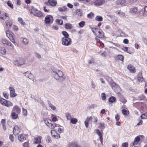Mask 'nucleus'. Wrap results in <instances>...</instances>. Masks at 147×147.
Segmentation results:
<instances>
[{
	"label": "nucleus",
	"instance_id": "f257e3e1",
	"mask_svg": "<svg viewBox=\"0 0 147 147\" xmlns=\"http://www.w3.org/2000/svg\"><path fill=\"white\" fill-rule=\"evenodd\" d=\"M53 77L59 82H63L65 79L63 72L58 69L53 70L52 72Z\"/></svg>",
	"mask_w": 147,
	"mask_h": 147
},
{
	"label": "nucleus",
	"instance_id": "f03ea898",
	"mask_svg": "<svg viewBox=\"0 0 147 147\" xmlns=\"http://www.w3.org/2000/svg\"><path fill=\"white\" fill-rule=\"evenodd\" d=\"M109 79L111 80V81H109L108 82L109 84L111 86L112 89L117 93L119 92L120 90V87L113 80H111V78L109 77Z\"/></svg>",
	"mask_w": 147,
	"mask_h": 147
},
{
	"label": "nucleus",
	"instance_id": "7ed1b4c3",
	"mask_svg": "<svg viewBox=\"0 0 147 147\" xmlns=\"http://www.w3.org/2000/svg\"><path fill=\"white\" fill-rule=\"evenodd\" d=\"M30 11L34 16L38 17H41L43 15L42 13L40 11L33 7L30 10Z\"/></svg>",
	"mask_w": 147,
	"mask_h": 147
},
{
	"label": "nucleus",
	"instance_id": "20e7f679",
	"mask_svg": "<svg viewBox=\"0 0 147 147\" xmlns=\"http://www.w3.org/2000/svg\"><path fill=\"white\" fill-rule=\"evenodd\" d=\"M62 40V44L64 45L68 46L71 44V40L69 38H63Z\"/></svg>",
	"mask_w": 147,
	"mask_h": 147
},
{
	"label": "nucleus",
	"instance_id": "39448f33",
	"mask_svg": "<svg viewBox=\"0 0 147 147\" xmlns=\"http://www.w3.org/2000/svg\"><path fill=\"white\" fill-rule=\"evenodd\" d=\"M53 21V16L51 15H48L45 17V21L46 24L52 23Z\"/></svg>",
	"mask_w": 147,
	"mask_h": 147
},
{
	"label": "nucleus",
	"instance_id": "423d86ee",
	"mask_svg": "<svg viewBox=\"0 0 147 147\" xmlns=\"http://www.w3.org/2000/svg\"><path fill=\"white\" fill-rule=\"evenodd\" d=\"M6 34L7 36L9 38L10 40L13 43L15 41L13 36V34L9 30L6 31Z\"/></svg>",
	"mask_w": 147,
	"mask_h": 147
},
{
	"label": "nucleus",
	"instance_id": "0eeeda50",
	"mask_svg": "<svg viewBox=\"0 0 147 147\" xmlns=\"http://www.w3.org/2000/svg\"><path fill=\"white\" fill-rule=\"evenodd\" d=\"M130 12L133 14H136L137 15L140 14V11H139L137 8L135 7L131 8L130 9Z\"/></svg>",
	"mask_w": 147,
	"mask_h": 147
},
{
	"label": "nucleus",
	"instance_id": "6e6552de",
	"mask_svg": "<svg viewBox=\"0 0 147 147\" xmlns=\"http://www.w3.org/2000/svg\"><path fill=\"white\" fill-rule=\"evenodd\" d=\"M1 41L2 43L3 44H5L7 46H10L12 48L13 47V45L8 40L5 39H2L1 40Z\"/></svg>",
	"mask_w": 147,
	"mask_h": 147
},
{
	"label": "nucleus",
	"instance_id": "1a4fd4ad",
	"mask_svg": "<svg viewBox=\"0 0 147 147\" xmlns=\"http://www.w3.org/2000/svg\"><path fill=\"white\" fill-rule=\"evenodd\" d=\"M57 3V1L55 0H48L47 4V5L55 6L56 5Z\"/></svg>",
	"mask_w": 147,
	"mask_h": 147
},
{
	"label": "nucleus",
	"instance_id": "9d476101",
	"mask_svg": "<svg viewBox=\"0 0 147 147\" xmlns=\"http://www.w3.org/2000/svg\"><path fill=\"white\" fill-rule=\"evenodd\" d=\"M24 63V61L22 59H20L19 60H17L14 62L15 65L17 66H19L23 65Z\"/></svg>",
	"mask_w": 147,
	"mask_h": 147
},
{
	"label": "nucleus",
	"instance_id": "9b49d317",
	"mask_svg": "<svg viewBox=\"0 0 147 147\" xmlns=\"http://www.w3.org/2000/svg\"><path fill=\"white\" fill-rule=\"evenodd\" d=\"M9 89L10 91V96L11 97H15L17 95V94L15 92V89L13 87H9Z\"/></svg>",
	"mask_w": 147,
	"mask_h": 147
},
{
	"label": "nucleus",
	"instance_id": "f8f14e48",
	"mask_svg": "<svg viewBox=\"0 0 147 147\" xmlns=\"http://www.w3.org/2000/svg\"><path fill=\"white\" fill-rule=\"evenodd\" d=\"M51 133L52 136L56 139L59 138H60L59 135L54 130H51Z\"/></svg>",
	"mask_w": 147,
	"mask_h": 147
},
{
	"label": "nucleus",
	"instance_id": "ddd939ff",
	"mask_svg": "<svg viewBox=\"0 0 147 147\" xmlns=\"http://www.w3.org/2000/svg\"><path fill=\"white\" fill-rule=\"evenodd\" d=\"M24 75L30 79H33V76L30 71H28L24 73Z\"/></svg>",
	"mask_w": 147,
	"mask_h": 147
},
{
	"label": "nucleus",
	"instance_id": "4468645a",
	"mask_svg": "<svg viewBox=\"0 0 147 147\" xmlns=\"http://www.w3.org/2000/svg\"><path fill=\"white\" fill-rule=\"evenodd\" d=\"M20 131L19 127L17 125L15 126L13 129V133L14 135L18 134Z\"/></svg>",
	"mask_w": 147,
	"mask_h": 147
},
{
	"label": "nucleus",
	"instance_id": "2eb2a0df",
	"mask_svg": "<svg viewBox=\"0 0 147 147\" xmlns=\"http://www.w3.org/2000/svg\"><path fill=\"white\" fill-rule=\"evenodd\" d=\"M59 125H57L53 121H51L50 123L47 125L51 129H54L56 127H59Z\"/></svg>",
	"mask_w": 147,
	"mask_h": 147
},
{
	"label": "nucleus",
	"instance_id": "dca6fc26",
	"mask_svg": "<svg viewBox=\"0 0 147 147\" xmlns=\"http://www.w3.org/2000/svg\"><path fill=\"white\" fill-rule=\"evenodd\" d=\"M26 136L24 134H22L18 136V138L20 141L23 142L26 140Z\"/></svg>",
	"mask_w": 147,
	"mask_h": 147
},
{
	"label": "nucleus",
	"instance_id": "f3484780",
	"mask_svg": "<svg viewBox=\"0 0 147 147\" xmlns=\"http://www.w3.org/2000/svg\"><path fill=\"white\" fill-rule=\"evenodd\" d=\"M105 2L104 0H96L94 2V5H96L99 6L103 4Z\"/></svg>",
	"mask_w": 147,
	"mask_h": 147
},
{
	"label": "nucleus",
	"instance_id": "a211bd4d",
	"mask_svg": "<svg viewBox=\"0 0 147 147\" xmlns=\"http://www.w3.org/2000/svg\"><path fill=\"white\" fill-rule=\"evenodd\" d=\"M98 34H97L96 36L100 38H102L104 37V33L102 30H100L98 31Z\"/></svg>",
	"mask_w": 147,
	"mask_h": 147
},
{
	"label": "nucleus",
	"instance_id": "6ab92c4d",
	"mask_svg": "<svg viewBox=\"0 0 147 147\" xmlns=\"http://www.w3.org/2000/svg\"><path fill=\"white\" fill-rule=\"evenodd\" d=\"M41 136H38L35 138L34 139V142L35 144H39L41 142Z\"/></svg>",
	"mask_w": 147,
	"mask_h": 147
},
{
	"label": "nucleus",
	"instance_id": "aec40b11",
	"mask_svg": "<svg viewBox=\"0 0 147 147\" xmlns=\"http://www.w3.org/2000/svg\"><path fill=\"white\" fill-rule=\"evenodd\" d=\"M127 68L130 70L131 73H134L135 72L134 67L131 65H129L128 66Z\"/></svg>",
	"mask_w": 147,
	"mask_h": 147
},
{
	"label": "nucleus",
	"instance_id": "412c9836",
	"mask_svg": "<svg viewBox=\"0 0 147 147\" xmlns=\"http://www.w3.org/2000/svg\"><path fill=\"white\" fill-rule=\"evenodd\" d=\"M13 111L14 112L19 113L20 112V109L18 106H16L13 107Z\"/></svg>",
	"mask_w": 147,
	"mask_h": 147
},
{
	"label": "nucleus",
	"instance_id": "4be33fe9",
	"mask_svg": "<svg viewBox=\"0 0 147 147\" xmlns=\"http://www.w3.org/2000/svg\"><path fill=\"white\" fill-rule=\"evenodd\" d=\"M140 140V138L139 136H137L135 138L134 142L132 143H134L136 145H138Z\"/></svg>",
	"mask_w": 147,
	"mask_h": 147
},
{
	"label": "nucleus",
	"instance_id": "5701e85b",
	"mask_svg": "<svg viewBox=\"0 0 147 147\" xmlns=\"http://www.w3.org/2000/svg\"><path fill=\"white\" fill-rule=\"evenodd\" d=\"M0 53L3 55H5L6 53V51L4 47H0Z\"/></svg>",
	"mask_w": 147,
	"mask_h": 147
},
{
	"label": "nucleus",
	"instance_id": "b1692460",
	"mask_svg": "<svg viewBox=\"0 0 147 147\" xmlns=\"http://www.w3.org/2000/svg\"><path fill=\"white\" fill-rule=\"evenodd\" d=\"M48 103L49 106L53 110H55L56 109V107L53 105L49 101H48Z\"/></svg>",
	"mask_w": 147,
	"mask_h": 147
},
{
	"label": "nucleus",
	"instance_id": "393cba45",
	"mask_svg": "<svg viewBox=\"0 0 147 147\" xmlns=\"http://www.w3.org/2000/svg\"><path fill=\"white\" fill-rule=\"evenodd\" d=\"M117 59H119L120 61H123L124 59V57L121 55H119L117 57Z\"/></svg>",
	"mask_w": 147,
	"mask_h": 147
},
{
	"label": "nucleus",
	"instance_id": "a878e982",
	"mask_svg": "<svg viewBox=\"0 0 147 147\" xmlns=\"http://www.w3.org/2000/svg\"><path fill=\"white\" fill-rule=\"evenodd\" d=\"M69 147H78V146H77L76 144L74 142H70L68 144Z\"/></svg>",
	"mask_w": 147,
	"mask_h": 147
},
{
	"label": "nucleus",
	"instance_id": "bb28decb",
	"mask_svg": "<svg viewBox=\"0 0 147 147\" xmlns=\"http://www.w3.org/2000/svg\"><path fill=\"white\" fill-rule=\"evenodd\" d=\"M73 26L71 24L69 23H66L65 24V28L67 29H70Z\"/></svg>",
	"mask_w": 147,
	"mask_h": 147
},
{
	"label": "nucleus",
	"instance_id": "cd10ccee",
	"mask_svg": "<svg viewBox=\"0 0 147 147\" xmlns=\"http://www.w3.org/2000/svg\"><path fill=\"white\" fill-rule=\"evenodd\" d=\"M56 22L58 24L62 25L63 24V21L62 20L57 19L55 20Z\"/></svg>",
	"mask_w": 147,
	"mask_h": 147
},
{
	"label": "nucleus",
	"instance_id": "c85d7f7f",
	"mask_svg": "<svg viewBox=\"0 0 147 147\" xmlns=\"http://www.w3.org/2000/svg\"><path fill=\"white\" fill-rule=\"evenodd\" d=\"M77 121V119L74 118H72L70 120V122L72 124H75Z\"/></svg>",
	"mask_w": 147,
	"mask_h": 147
},
{
	"label": "nucleus",
	"instance_id": "c756f323",
	"mask_svg": "<svg viewBox=\"0 0 147 147\" xmlns=\"http://www.w3.org/2000/svg\"><path fill=\"white\" fill-rule=\"evenodd\" d=\"M5 23L7 26L9 27H10L12 24V22L10 20H7Z\"/></svg>",
	"mask_w": 147,
	"mask_h": 147
},
{
	"label": "nucleus",
	"instance_id": "7c9ffc66",
	"mask_svg": "<svg viewBox=\"0 0 147 147\" xmlns=\"http://www.w3.org/2000/svg\"><path fill=\"white\" fill-rule=\"evenodd\" d=\"M8 16L7 15V14L6 13H3L2 15H1L0 16V18L2 20H5V18L6 17H8Z\"/></svg>",
	"mask_w": 147,
	"mask_h": 147
},
{
	"label": "nucleus",
	"instance_id": "2f4dec72",
	"mask_svg": "<svg viewBox=\"0 0 147 147\" xmlns=\"http://www.w3.org/2000/svg\"><path fill=\"white\" fill-rule=\"evenodd\" d=\"M116 100V98L114 96H111L109 98V101L111 102H114Z\"/></svg>",
	"mask_w": 147,
	"mask_h": 147
},
{
	"label": "nucleus",
	"instance_id": "473e14b6",
	"mask_svg": "<svg viewBox=\"0 0 147 147\" xmlns=\"http://www.w3.org/2000/svg\"><path fill=\"white\" fill-rule=\"evenodd\" d=\"M11 117L13 119H16L18 117V115L15 112H13L11 115Z\"/></svg>",
	"mask_w": 147,
	"mask_h": 147
},
{
	"label": "nucleus",
	"instance_id": "72a5a7b5",
	"mask_svg": "<svg viewBox=\"0 0 147 147\" xmlns=\"http://www.w3.org/2000/svg\"><path fill=\"white\" fill-rule=\"evenodd\" d=\"M142 119H147V112L141 116Z\"/></svg>",
	"mask_w": 147,
	"mask_h": 147
},
{
	"label": "nucleus",
	"instance_id": "f704fd0d",
	"mask_svg": "<svg viewBox=\"0 0 147 147\" xmlns=\"http://www.w3.org/2000/svg\"><path fill=\"white\" fill-rule=\"evenodd\" d=\"M95 19L98 21H101L102 20V18L101 16H97L95 18Z\"/></svg>",
	"mask_w": 147,
	"mask_h": 147
},
{
	"label": "nucleus",
	"instance_id": "c9c22d12",
	"mask_svg": "<svg viewBox=\"0 0 147 147\" xmlns=\"http://www.w3.org/2000/svg\"><path fill=\"white\" fill-rule=\"evenodd\" d=\"M62 33L65 36L64 38H69L68 37L69 36V34L68 33L65 31H63L62 32Z\"/></svg>",
	"mask_w": 147,
	"mask_h": 147
},
{
	"label": "nucleus",
	"instance_id": "e433bc0d",
	"mask_svg": "<svg viewBox=\"0 0 147 147\" xmlns=\"http://www.w3.org/2000/svg\"><path fill=\"white\" fill-rule=\"evenodd\" d=\"M18 21L21 24L24 25L25 24V23L23 22L22 18H18Z\"/></svg>",
	"mask_w": 147,
	"mask_h": 147
},
{
	"label": "nucleus",
	"instance_id": "4c0bfd02",
	"mask_svg": "<svg viewBox=\"0 0 147 147\" xmlns=\"http://www.w3.org/2000/svg\"><path fill=\"white\" fill-rule=\"evenodd\" d=\"M122 113L124 115H128L129 113L128 111H127V110L125 109H123L122 111Z\"/></svg>",
	"mask_w": 147,
	"mask_h": 147
},
{
	"label": "nucleus",
	"instance_id": "58836bf2",
	"mask_svg": "<svg viewBox=\"0 0 147 147\" xmlns=\"http://www.w3.org/2000/svg\"><path fill=\"white\" fill-rule=\"evenodd\" d=\"M126 2V0H119L118 3L121 5L124 4Z\"/></svg>",
	"mask_w": 147,
	"mask_h": 147
},
{
	"label": "nucleus",
	"instance_id": "ea45409f",
	"mask_svg": "<svg viewBox=\"0 0 147 147\" xmlns=\"http://www.w3.org/2000/svg\"><path fill=\"white\" fill-rule=\"evenodd\" d=\"M45 123L46 125H48V124H49L51 121L50 119H45L44 120Z\"/></svg>",
	"mask_w": 147,
	"mask_h": 147
},
{
	"label": "nucleus",
	"instance_id": "a19ab883",
	"mask_svg": "<svg viewBox=\"0 0 147 147\" xmlns=\"http://www.w3.org/2000/svg\"><path fill=\"white\" fill-rule=\"evenodd\" d=\"M3 100H4L3 101L2 100H1V103L2 105L5 106L7 102V101L4 99H3Z\"/></svg>",
	"mask_w": 147,
	"mask_h": 147
},
{
	"label": "nucleus",
	"instance_id": "79ce46f5",
	"mask_svg": "<svg viewBox=\"0 0 147 147\" xmlns=\"http://www.w3.org/2000/svg\"><path fill=\"white\" fill-rule=\"evenodd\" d=\"M7 4L8 5L11 7V9L13 8V5L11 3L10 1H9L7 2Z\"/></svg>",
	"mask_w": 147,
	"mask_h": 147
},
{
	"label": "nucleus",
	"instance_id": "37998d69",
	"mask_svg": "<svg viewBox=\"0 0 147 147\" xmlns=\"http://www.w3.org/2000/svg\"><path fill=\"white\" fill-rule=\"evenodd\" d=\"M51 116L52 117V120L53 121H52L54 122V121H57V119L55 115L53 114H52Z\"/></svg>",
	"mask_w": 147,
	"mask_h": 147
},
{
	"label": "nucleus",
	"instance_id": "c03bdc74",
	"mask_svg": "<svg viewBox=\"0 0 147 147\" xmlns=\"http://www.w3.org/2000/svg\"><path fill=\"white\" fill-rule=\"evenodd\" d=\"M13 105L12 103L9 101H7V102L6 103L5 106L9 107L10 106H11Z\"/></svg>",
	"mask_w": 147,
	"mask_h": 147
},
{
	"label": "nucleus",
	"instance_id": "a18cd8bd",
	"mask_svg": "<svg viewBox=\"0 0 147 147\" xmlns=\"http://www.w3.org/2000/svg\"><path fill=\"white\" fill-rule=\"evenodd\" d=\"M85 24V22L84 21H82L79 23V25L80 26L82 27L84 26Z\"/></svg>",
	"mask_w": 147,
	"mask_h": 147
},
{
	"label": "nucleus",
	"instance_id": "49530a36",
	"mask_svg": "<svg viewBox=\"0 0 147 147\" xmlns=\"http://www.w3.org/2000/svg\"><path fill=\"white\" fill-rule=\"evenodd\" d=\"M101 97L102 100H105L106 99V96L105 93H102L101 94Z\"/></svg>",
	"mask_w": 147,
	"mask_h": 147
},
{
	"label": "nucleus",
	"instance_id": "de8ad7c7",
	"mask_svg": "<svg viewBox=\"0 0 147 147\" xmlns=\"http://www.w3.org/2000/svg\"><path fill=\"white\" fill-rule=\"evenodd\" d=\"M28 41L26 38H24L23 39V42L24 45H26L28 43Z\"/></svg>",
	"mask_w": 147,
	"mask_h": 147
},
{
	"label": "nucleus",
	"instance_id": "09e8293b",
	"mask_svg": "<svg viewBox=\"0 0 147 147\" xmlns=\"http://www.w3.org/2000/svg\"><path fill=\"white\" fill-rule=\"evenodd\" d=\"M96 107L97 105H96L95 104H92L88 108L89 109H93Z\"/></svg>",
	"mask_w": 147,
	"mask_h": 147
},
{
	"label": "nucleus",
	"instance_id": "8fccbe9b",
	"mask_svg": "<svg viewBox=\"0 0 147 147\" xmlns=\"http://www.w3.org/2000/svg\"><path fill=\"white\" fill-rule=\"evenodd\" d=\"M128 143L127 142H125L122 143V147H128Z\"/></svg>",
	"mask_w": 147,
	"mask_h": 147
},
{
	"label": "nucleus",
	"instance_id": "3c124183",
	"mask_svg": "<svg viewBox=\"0 0 147 147\" xmlns=\"http://www.w3.org/2000/svg\"><path fill=\"white\" fill-rule=\"evenodd\" d=\"M24 147H29V144L28 142H25L23 144Z\"/></svg>",
	"mask_w": 147,
	"mask_h": 147
},
{
	"label": "nucleus",
	"instance_id": "603ef678",
	"mask_svg": "<svg viewBox=\"0 0 147 147\" xmlns=\"http://www.w3.org/2000/svg\"><path fill=\"white\" fill-rule=\"evenodd\" d=\"M66 116L67 119L69 120L71 119V115L70 114L67 113L66 115Z\"/></svg>",
	"mask_w": 147,
	"mask_h": 147
},
{
	"label": "nucleus",
	"instance_id": "864d4df0",
	"mask_svg": "<svg viewBox=\"0 0 147 147\" xmlns=\"http://www.w3.org/2000/svg\"><path fill=\"white\" fill-rule=\"evenodd\" d=\"M91 83L92 88L93 89H95L96 87L95 84H94L92 81H91Z\"/></svg>",
	"mask_w": 147,
	"mask_h": 147
},
{
	"label": "nucleus",
	"instance_id": "5fc2aeb1",
	"mask_svg": "<svg viewBox=\"0 0 147 147\" xmlns=\"http://www.w3.org/2000/svg\"><path fill=\"white\" fill-rule=\"evenodd\" d=\"M123 50L125 51H127V52L128 53H129V54L131 53V52H130V51H129V50H128V48L127 47H125L124 48Z\"/></svg>",
	"mask_w": 147,
	"mask_h": 147
},
{
	"label": "nucleus",
	"instance_id": "6e6d98bb",
	"mask_svg": "<svg viewBox=\"0 0 147 147\" xmlns=\"http://www.w3.org/2000/svg\"><path fill=\"white\" fill-rule=\"evenodd\" d=\"M23 109V113L24 115L25 116H26L27 114V111L26 109H25L24 108H22Z\"/></svg>",
	"mask_w": 147,
	"mask_h": 147
},
{
	"label": "nucleus",
	"instance_id": "4d7b16f0",
	"mask_svg": "<svg viewBox=\"0 0 147 147\" xmlns=\"http://www.w3.org/2000/svg\"><path fill=\"white\" fill-rule=\"evenodd\" d=\"M94 13L92 12H91L87 15V17L88 18H90L91 17L93 16Z\"/></svg>",
	"mask_w": 147,
	"mask_h": 147
},
{
	"label": "nucleus",
	"instance_id": "13d9d810",
	"mask_svg": "<svg viewBox=\"0 0 147 147\" xmlns=\"http://www.w3.org/2000/svg\"><path fill=\"white\" fill-rule=\"evenodd\" d=\"M100 127H101V128L102 129H103L104 128H105V126L104 123H100Z\"/></svg>",
	"mask_w": 147,
	"mask_h": 147
},
{
	"label": "nucleus",
	"instance_id": "bf43d9fd",
	"mask_svg": "<svg viewBox=\"0 0 147 147\" xmlns=\"http://www.w3.org/2000/svg\"><path fill=\"white\" fill-rule=\"evenodd\" d=\"M9 138L11 141L12 142L14 141V137L13 135H10L9 136Z\"/></svg>",
	"mask_w": 147,
	"mask_h": 147
},
{
	"label": "nucleus",
	"instance_id": "052dcab7",
	"mask_svg": "<svg viewBox=\"0 0 147 147\" xmlns=\"http://www.w3.org/2000/svg\"><path fill=\"white\" fill-rule=\"evenodd\" d=\"M126 34L123 32H121L120 34V36L122 37L126 36Z\"/></svg>",
	"mask_w": 147,
	"mask_h": 147
},
{
	"label": "nucleus",
	"instance_id": "680f3d73",
	"mask_svg": "<svg viewBox=\"0 0 147 147\" xmlns=\"http://www.w3.org/2000/svg\"><path fill=\"white\" fill-rule=\"evenodd\" d=\"M120 118V116L118 114H117L115 117V119L116 121L118 120Z\"/></svg>",
	"mask_w": 147,
	"mask_h": 147
},
{
	"label": "nucleus",
	"instance_id": "e2e57ef3",
	"mask_svg": "<svg viewBox=\"0 0 147 147\" xmlns=\"http://www.w3.org/2000/svg\"><path fill=\"white\" fill-rule=\"evenodd\" d=\"M7 124L10 127H12V123L11 121H8L7 122Z\"/></svg>",
	"mask_w": 147,
	"mask_h": 147
},
{
	"label": "nucleus",
	"instance_id": "0e129e2a",
	"mask_svg": "<svg viewBox=\"0 0 147 147\" xmlns=\"http://www.w3.org/2000/svg\"><path fill=\"white\" fill-rule=\"evenodd\" d=\"M96 133L98 136H100L101 135H101V132L99 130V129H97L96 130Z\"/></svg>",
	"mask_w": 147,
	"mask_h": 147
},
{
	"label": "nucleus",
	"instance_id": "69168bd1",
	"mask_svg": "<svg viewBox=\"0 0 147 147\" xmlns=\"http://www.w3.org/2000/svg\"><path fill=\"white\" fill-rule=\"evenodd\" d=\"M35 55L36 56V57H37L38 58H41V56L40 55L37 53H35Z\"/></svg>",
	"mask_w": 147,
	"mask_h": 147
},
{
	"label": "nucleus",
	"instance_id": "338daca9",
	"mask_svg": "<svg viewBox=\"0 0 147 147\" xmlns=\"http://www.w3.org/2000/svg\"><path fill=\"white\" fill-rule=\"evenodd\" d=\"M123 42L125 44H128L129 43V41L127 39H125L123 40Z\"/></svg>",
	"mask_w": 147,
	"mask_h": 147
},
{
	"label": "nucleus",
	"instance_id": "774afa93",
	"mask_svg": "<svg viewBox=\"0 0 147 147\" xmlns=\"http://www.w3.org/2000/svg\"><path fill=\"white\" fill-rule=\"evenodd\" d=\"M136 145L134 144V143H131L130 144V147H138V146H136Z\"/></svg>",
	"mask_w": 147,
	"mask_h": 147
}]
</instances>
